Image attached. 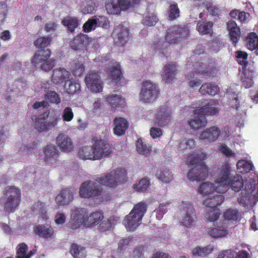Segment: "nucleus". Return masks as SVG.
Segmentation results:
<instances>
[{
  "label": "nucleus",
  "instance_id": "obj_1",
  "mask_svg": "<svg viewBox=\"0 0 258 258\" xmlns=\"http://www.w3.org/2000/svg\"><path fill=\"white\" fill-rule=\"evenodd\" d=\"M188 29L185 27L174 25L168 28L165 36L166 41L158 40L154 44L156 52L161 56H167L169 52V44H176L184 40L188 35Z\"/></svg>",
  "mask_w": 258,
  "mask_h": 258
},
{
  "label": "nucleus",
  "instance_id": "obj_2",
  "mask_svg": "<svg viewBox=\"0 0 258 258\" xmlns=\"http://www.w3.org/2000/svg\"><path fill=\"white\" fill-rule=\"evenodd\" d=\"M145 203L140 202L135 205L130 213L125 217L123 224L128 231H134L140 225L146 212Z\"/></svg>",
  "mask_w": 258,
  "mask_h": 258
},
{
  "label": "nucleus",
  "instance_id": "obj_3",
  "mask_svg": "<svg viewBox=\"0 0 258 258\" xmlns=\"http://www.w3.org/2000/svg\"><path fill=\"white\" fill-rule=\"evenodd\" d=\"M127 171L125 168L118 167L106 175L98 178V182L103 185L112 187L127 181Z\"/></svg>",
  "mask_w": 258,
  "mask_h": 258
},
{
  "label": "nucleus",
  "instance_id": "obj_4",
  "mask_svg": "<svg viewBox=\"0 0 258 258\" xmlns=\"http://www.w3.org/2000/svg\"><path fill=\"white\" fill-rule=\"evenodd\" d=\"M234 170L228 162L224 163L221 167L216 180L217 190L220 194H223L229 188V181L233 176Z\"/></svg>",
  "mask_w": 258,
  "mask_h": 258
},
{
  "label": "nucleus",
  "instance_id": "obj_5",
  "mask_svg": "<svg viewBox=\"0 0 258 258\" xmlns=\"http://www.w3.org/2000/svg\"><path fill=\"white\" fill-rule=\"evenodd\" d=\"M5 195L8 197L5 204V211L8 213L14 212L21 202L20 190L15 186H8L6 188Z\"/></svg>",
  "mask_w": 258,
  "mask_h": 258
},
{
  "label": "nucleus",
  "instance_id": "obj_6",
  "mask_svg": "<svg viewBox=\"0 0 258 258\" xmlns=\"http://www.w3.org/2000/svg\"><path fill=\"white\" fill-rule=\"evenodd\" d=\"M50 55V49H38L33 56L32 63L35 67L40 64L41 70L49 71L54 66V60L49 59Z\"/></svg>",
  "mask_w": 258,
  "mask_h": 258
},
{
  "label": "nucleus",
  "instance_id": "obj_7",
  "mask_svg": "<svg viewBox=\"0 0 258 258\" xmlns=\"http://www.w3.org/2000/svg\"><path fill=\"white\" fill-rule=\"evenodd\" d=\"M102 186L97 182L87 180L81 183L79 188V195L85 199H93L101 196Z\"/></svg>",
  "mask_w": 258,
  "mask_h": 258
},
{
  "label": "nucleus",
  "instance_id": "obj_8",
  "mask_svg": "<svg viewBox=\"0 0 258 258\" xmlns=\"http://www.w3.org/2000/svg\"><path fill=\"white\" fill-rule=\"evenodd\" d=\"M160 94L158 86L150 81L143 82L140 93V100L145 103H150L156 100Z\"/></svg>",
  "mask_w": 258,
  "mask_h": 258
},
{
  "label": "nucleus",
  "instance_id": "obj_9",
  "mask_svg": "<svg viewBox=\"0 0 258 258\" xmlns=\"http://www.w3.org/2000/svg\"><path fill=\"white\" fill-rule=\"evenodd\" d=\"M180 207L183 215L179 220L181 225L185 227L192 228L195 225V221L197 218L193 206L189 203L182 202Z\"/></svg>",
  "mask_w": 258,
  "mask_h": 258
},
{
  "label": "nucleus",
  "instance_id": "obj_10",
  "mask_svg": "<svg viewBox=\"0 0 258 258\" xmlns=\"http://www.w3.org/2000/svg\"><path fill=\"white\" fill-rule=\"evenodd\" d=\"M88 211L85 208L75 207L71 211V228L73 230L79 229L82 225L86 226Z\"/></svg>",
  "mask_w": 258,
  "mask_h": 258
},
{
  "label": "nucleus",
  "instance_id": "obj_11",
  "mask_svg": "<svg viewBox=\"0 0 258 258\" xmlns=\"http://www.w3.org/2000/svg\"><path fill=\"white\" fill-rule=\"evenodd\" d=\"M94 153L97 160H100L103 157H107L112 153V148L110 144L104 140L99 139L96 140L93 144Z\"/></svg>",
  "mask_w": 258,
  "mask_h": 258
},
{
  "label": "nucleus",
  "instance_id": "obj_12",
  "mask_svg": "<svg viewBox=\"0 0 258 258\" xmlns=\"http://www.w3.org/2000/svg\"><path fill=\"white\" fill-rule=\"evenodd\" d=\"M48 117V113L47 112L39 115L34 122L35 129L39 132L48 131L57 124V117H55L51 121L47 122Z\"/></svg>",
  "mask_w": 258,
  "mask_h": 258
},
{
  "label": "nucleus",
  "instance_id": "obj_13",
  "mask_svg": "<svg viewBox=\"0 0 258 258\" xmlns=\"http://www.w3.org/2000/svg\"><path fill=\"white\" fill-rule=\"evenodd\" d=\"M187 176L190 181L205 180L208 176V167L205 164L195 166L189 170Z\"/></svg>",
  "mask_w": 258,
  "mask_h": 258
},
{
  "label": "nucleus",
  "instance_id": "obj_14",
  "mask_svg": "<svg viewBox=\"0 0 258 258\" xmlns=\"http://www.w3.org/2000/svg\"><path fill=\"white\" fill-rule=\"evenodd\" d=\"M171 118V109L167 106L163 105L156 114L154 125L164 127L169 124Z\"/></svg>",
  "mask_w": 258,
  "mask_h": 258
},
{
  "label": "nucleus",
  "instance_id": "obj_15",
  "mask_svg": "<svg viewBox=\"0 0 258 258\" xmlns=\"http://www.w3.org/2000/svg\"><path fill=\"white\" fill-rule=\"evenodd\" d=\"M85 82L91 92L99 93L102 91L103 84L100 80V77L97 73L88 74L85 78Z\"/></svg>",
  "mask_w": 258,
  "mask_h": 258
},
{
  "label": "nucleus",
  "instance_id": "obj_16",
  "mask_svg": "<svg viewBox=\"0 0 258 258\" xmlns=\"http://www.w3.org/2000/svg\"><path fill=\"white\" fill-rule=\"evenodd\" d=\"M33 232L39 238L51 240L54 237V228L48 224H39L33 228Z\"/></svg>",
  "mask_w": 258,
  "mask_h": 258
},
{
  "label": "nucleus",
  "instance_id": "obj_17",
  "mask_svg": "<svg viewBox=\"0 0 258 258\" xmlns=\"http://www.w3.org/2000/svg\"><path fill=\"white\" fill-rule=\"evenodd\" d=\"M218 101L211 100L208 103L202 105L201 107L195 109V113L205 116L206 115H215L218 113Z\"/></svg>",
  "mask_w": 258,
  "mask_h": 258
},
{
  "label": "nucleus",
  "instance_id": "obj_18",
  "mask_svg": "<svg viewBox=\"0 0 258 258\" xmlns=\"http://www.w3.org/2000/svg\"><path fill=\"white\" fill-rule=\"evenodd\" d=\"M220 133L221 131L218 126H212L203 131L200 136V139L205 142H213L218 139Z\"/></svg>",
  "mask_w": 258,
  "mask_h": 258
},
{
  "label": "nucleus",
  "instance_id": "obj_19",
  "mask_svg": "<svg viewBox=\"0 0 258 258\" xmlns=\"http://www.w3.org/2000/svg\"><path fill=\"white\" fill-rule=\"evenodd\" d=\"M56 142L60 149L65 152H70L74 150L72 139L67 135L60 134L56 138Z\"/></svg>",
  "mask_w": 258,
  "mask_h": 258
},
{
  "label": "nucleus",
  "instance_id": "obj_20",
  "mask_svg": "<svg viewBox=\"0 0 258 258\" xmlns=\"http://www.w3.org/2000/svg\"><path fill=\"white\" fill-rule=\"evenodd\" d=\"M73 199V192L68 188H63L56 196L55 200L58 206H64L69 205Z\"/></svg>",
  "mask_w": 258,
  "mask_h": 258
},
{
  "label": "nucleus",
  "instance_id": "obj_21",
  "mask_svg": "<svg viewBox=\"0 0 258 258\" xmlns=\"http://www.w3.org/2000/svg\"><path fill=\"white\" fill-rule=\"evenodd\" d=\"M222 194H213L209 195L204 201L203 204L207 208H218L217 206L221 205L224 201V197Z\"/></svg>",
  "mask_w": 258,
  "mask_h": 258
},
{
  "label": "nucleus",
  "instance_id": "obj_22",
  "mask_svg": "<svg viewBox=\"0 0 258 258\" xmlns=\"http://www.w3.org/2000/svg\"><path fill=\"white\" fill-rule=\"evenodd\" d=\"M177 73V66L175 63H169L165 65L162 72L163 79L167 83L172 81Z\"/></svg>",
  "mask_w": 258,
  "mask_h": 258
},
{
  "label": "nucleus",
  "instance_id": "obj_23",
  "mask_svg": "<svg viewBox=\"0 0 258 258\" xmlns=\"http://www.w3.org/2000/svg\"><path fill=\"white\" fill-rule=\"evenodd\" d=\"M70 73L64 68L55 69L53 70V74L51 77V81L56 85L60 84L66 81L69 79Z\"/></svg>",
  "mask_w": 258,
  "mask_h": 258
},
{
  "label": "nucleus",
  "instance_id": "obj_24",
  "mask_svg": "<svg viewBox=\"0 0 258 258\" xmlns=\"http://www.w3.org/2000/svg\"><path fill=\"white\" fill-rule=\"evenodd\" d=\"M89 43V37L86 34L80 33L74 37L71 46L72 49L76 51L86 47Z\"/></svg>",
  "mask_w": 258,
  "mask_h": 258
},
{
  "label": "nucleus",
  "instance_id": "obj_25",
  "mask_svg": "<svg viewBox=\"0 0 258 258\" xmlns=\"http://www.w3.org/2000/svg\"><path fill=\"white\" fill-rule=\"evenodd\" d=\"M129 125L128 121L122 117H115L113 119V133L117 136L125 134Z\"/></svg>",
  "mask_w": 258,
  "mask_h": 258
},
{
  "label": "nucleus",
  "instance_id": "obj_26",
  "mask_svg": "<svg viewBox=\"0 0 258 258\" xmlns=\"http://www.w3.org/2000/svg\"><path fill=\"white\" fill-rule=\"evenodd\" d=\"M227 28L229 31V37L233 43H237L240 38V30L236 23L234 21H229L227 24Z\"/></svg>",
  "mask_w": 258,
  "mask_h": 258
},
{
  "label": "nucleus",
  "instance_id": "obj_27",
  "mask_svg": "<svg viewBox=\"0 0 258 258\" xmlns=\"http://www.w3.org/2000/svg\"><path fill=\"white\" fill-rule=\"evenodd\" d=\"M105 100L110 104L111 109L113 111L122 109L125 104L124 98L116 94L106 97Z\"/></svg>",
  "mask_w": 258,
  "mask_h": 258
},
{
  "label": "nucleus",
  "instance_id": "obj_28",
  "mask_svg": "<svg viewBox=\"0 0 258 258\" xmlns=\"http://www.w3.org/2000/svg\"><path fill=\"white\" fill-rule=\"evenodd\" d=\"M78 156L83 160H97L93 146H84L80 148L78 152Z\"/></svg>",
  "mask_w": 258,
  "mask_h": 258
},
{
  "label": "nucleus",
  "instance_id": "obj_29",
  "mask_svg": "<svg viewBox=\"0 0 258 258\" xmlns=\"http://www.w3.org/2000/svg\"><path fill=\"white\" fill-rule=\"evenodd\" d=\"M114 66H112L108 73L109 79L113 81L116 84L119 85H122L121 80H123V77L120 69V65L118 63L115 62Z\"/></svg>",
  "mask_w": 258,
  "mask_h": 258
},
{
  "label": "nucleus",
  "instance_id": "obj_30",
  "mask_svg": "<svg viewBox=\"0 0 258 258\" xmlns=\"http://www.w3.org/2000/svg\"><path fill=\"white\" fill-rule=\"evenodd\" d=\"M43 152L44 154V160L47 162H50L52 159L56 160L59 155L56 147L52 144L44 146Z\"/></svg>",
  "mask_w": 258,
  "mask_h": 258
},
{
  "label": "nucleus",
  "instance_id": "obj_31",
  "mask_svg": "<svg viewBox=\"0 0 258 258\" xmlns=\"http://www.w3.org/2000/svg\"><path fill=\"white\" fill-rule=\"evenodd\" d=\"M130 39L129 30L124 27L119 28L116 33V37L114 38L115 43L121 46H123Z\"/></svg>",
  "mask_w": 258,
  "mask_h": 258
},
{
  "label": "nucleus",
  "instance_id": "obj_32",
  "mask_svg": "<svg viewBox=\"0 0 258 258\" xmlns=\"http://www.w3.org/2000/svg\"><path fill=\"white\" fill-rule=\"evenodd\" d=\"M203 95H210L214 96L220 92L219 87L215 84L205 83L202 85L199 90Z\"/></svg>",
  "mask_w": 258,
  "mask_h": 258
},
{
  "label": "nucleus",
  "instance_id": "obj_33",
  "mask_svg": "<svg viewBox=\"0 0 258 258\" xmlns=\"http://www.w3.org/2000/svg\"><path fill=\"white\" fill-rule=\"evenodd\" d=\"M103 218L104 215L102 212H93L87 217L86 226L88 227L96 226L99 224Z\"/></svg>",
  "mask_w": 258,
  "mask_h": 258
},
{
  "label": "nucleus",
  "instance_id": "obj_34",
  "mask_svg": "<svg viewBox=\"0 0 258 258\" xmlns=\"http://www.w3.org/2000/svg\"><path fill=\"white\" fill-rule=\"evenodd\" d=\"M207 123L206 116L201 114H198L194 118H191L188 121L189 126L195 131L205 126Z\"/></svg>",
  "mask_w": 258,
  "mask_h": 258
},
{
  "label": "nucleus",
  "instance_id": "obj_35",
  "mask_svg": "<svg viewBox=\"0 0 258 258\" xmlns=\"http://www.w3.org/2000/svg\"><path fill=\"white\" fill-rule=\"evenodd\" d=\"M217 184L210 182H206L202 183L199 188L200 193L205 195H213L214 192L218 193L219 191L217 190Z\"/></svg>",
  "mask_w": 258,
  "mask_h": 258
},
{
  "label": "nucleus",
  "instance_id": "obj_36",
  "mask_svg": "<svg viewBox=\"0 0 258 258\" xmlns=\"http://www.w3.org/2000/svg\"><path fill=\"white\" fill-rule=\"evenodd\" d=\"M105 9L107 13L110 15H118L122 10L119 0H111L110 3L105 4Z\"/></svg>",
  "mask_w": 258,
  "mask_h": 258
},
{
  "label": "nucleus",
  "instance_id": "obj_37",
  "mask_svg": "<svg viewBox=\"0 0 258 258\" xmlns=\"http://www.w3.org/2000/svg\"><path fill=\"white\" fill-rule=\"evenodd\" d=\"M213 26L212 22L199 21L197 25V29L200 34L205 35L213 32Z\"/></svg>",
  "mask_w": 258,
  "mask_h": 258
},
{
  "label": "nucleus",
  "instance_id": "obj_38",
  "mask_svg": "<svg viewBox=\"0 0 258 258\" xmlns=\"http://www.w3.org/2000/svg\"><path fill=\"white\" fill-rule=\"evenodd\" d=\"M243 185L242 177L240 175L236 174L235 176H233L229 181V188L230 187L233 190L237 192L243 188Z\"/></svg>",
  "mask_w": 258,
  "mask_h": 258
},
{
  "label": "nucleus",
  "instance_id": "obj_39",
  "mask_svg": "<svg viewBox=\"0 0 258 258\" xmlns=\"http://www.w3.org/2000/svg\"><path fill=\"white\" fill-rule=\"evenodd\" d=\"M70 70L75 76L81 77L85 72V66L82 62L73 60L70 63Z\"/></svg>",
  "mask_w": 258,
  "mask_h": 258
},
{
  "label": "nucleus",
  "instance_id": "obj_40",
  "mask_svg": "<svg viewBox=\"0 0 258 258\" xmlns=\"http://www.w3.org/2000/svg\"><path fill=\"white\" fill-rule=\"evenodd\" d=\"M195 141L193 139L183 138L179 143L178 151H189L195 148Z\"/></svg>",
  "mask_w": 258,
  "mask_h": 258
},
{
  "label": "nucleus",
  "instance_id": "obj_41",
  "mask_svg": "<svg viewBox=\"0 0 258 258\" xmlns=\"http://www.w3.org/2000/svg\"><path fill=\"white\" fill-rule=\"evenodd\" d=\"M240 213L236 209L229 208L224 213L223 217L225 220L233 222L238 221Z\"/></svg>",
  "mask_w": 258,
  "mask_h": 258
},
{
  "label": "nucleus",
  "instance_id": "obj_42",
  "mask_svg": "<svg viewBox=\"0 0 258 258\" xmlns=\"http://www.w3.org/2000/svg\"><path fill=\"white\" fill-rule=\"evenodd\" d=\"M236 166L238 171L243 174L250 172L253 167L251 163L244 159L239 160Z\"/></svg>",
  "mask_w": 258,
  "mask_h": 258
},
{
  "label": "nucleus",
  "instance_id": "obj_43",
  "mask_svg": "<svg viewBox=\"0 0 258 258\" xmlns=\"http://www.w3.org/2000/svg\"><path fill=\"white\" fill-rule=\"evenodd\" d=\"M158 21L156 15L153 13L147 12L142 20V23L146 26H152L155 25Z\"/></svg>",
  "mask_w": 258,
  "mask_h": 258
},
{
  "label": "nucleus",
  "instance_id": "obj_44",
  "mask_svg": "<svg viewBox=\"0 0 258 258\" xmlns=\"http://www.w3.org/2000/svg\"><path fill=\"white\" fill-rule=\"evenodd\" d=\"M220 215V210L218 208H206L205 217L211 222L217 220Z\"/></svg>",
  "mask_w": 258,
  "mask_h": 258
},
{
  "label": "nucleus",
  "instance_id": "obj_45",
  "mask_svg": "<svg viewBox=\"0 0 258 258\" xmlns=\"http://www.w3.org/2000/svg\"><path fill=\"white\" fill-rule=\"evenodd\" d=\"M137 151L140 154L147 156L151 150V147L146 144L141 138L138 139L136 142Z\"/></svg>",
  "mask_w": 258,
  "mask_h": 258
},
{
  "label": "nucleus",
  "instance_id": "obj_46",
  "mask_svg": "<svg viewBox=\"0 0 258 258\" xmlns=\"http://www.w3.org/2000/svg\"><path fill=\"white\" fill-rule=\"evenodd\" d=\"M213 250V247L211 245L202 247L197 246L192 250V253L194 255L205 257L210 254Z\"/></svg>",
  "mask_w": 258,
  "mask_h": 258
},
{
  "label": "nucleus",
  "instance_id": "obj_47",
  "mask_svg": "<svg viewBox=\"0 0 258 258\" xmlns=\"http://www.w3.org/2000/svg\"><path fill=\"white\" fill-rule=\"evenodd\" d=\"M246 41L247 48L254 50L258 45V37L255 33H250L246 37Z\"/></svg>",
  "mask_w": 258,
  "mask_h": 258
},
{
  "label": "nucleus",
  "instance_id": "obj_48",
  "mask_svg": "<svg viewBox=\"0 0 258 258\" xmlns=\"http://www.w3.org/2000/svg\"><path fill=\"white\" fill-rule=\"evenodd\" d=\"M150 184V181L148 177L142 178L138 184H135L133 185L134 189L137 192L146 191Z\"/></svg>",
  "mask_w": 258,
  "mask_h": 258
},
{
  "label": "nucleus",
  "instance_id": "obj_49",
  "mask_svg": "<svg viewBox=\"0 0 258 258\" xmlns=\"http://www.w3.org/2000/svg\"><path fill=\"white\" fill-rule=\"evenodd\" d=\"M64 87L69 94H74L80 91L81 89L80 84L75 81H66Z\"/></svg>",
  "mask_w": 258,
  "mask_h": 258
},
{
  "label": "nucleus",
  "instance_id": "obj_50",
  "mask_svg": "<svg viewBox=\"0 0 258 258\" xmlns=\"http://www.w3.org/2000/svg\"><path fill=\"white\" fill-rule=\"evenodd\" d=\"M70 252L74 258H85V249L81 248L75 243H73L70 248Z\"/></svg>",
  "mask_w": 258,
  "mask_h": 258
},
{
  "label": "nucleus",
  "instance_id": "obj_51",
  "mask_svg": "<svg viewBox=\"0 0 258 258\" xmlns=\"http://www.w3.org/2000/svg\"><path fill=\"white\" fill-rule=\"evenodd\" d=\"M63 25L68 27V29L71 32H73L79 25V22L76 18L69 17L68 19H63L62 22Z\"/></svg>",
  "mask_w": 258,
  "mask_h": 258
},
{
  "label": "nucleus",
  "instance_id": "obj_52",
  "mask_svg": "<svg viewBox=\"0 0 258 258\" xmlns=\"http://www.w3.org/2000/svg\"><path fill=\"white\" fill-rule=\"evenodd\" d=\"M51 41V38L48 37H41L35 41L34 44L39 49H48L47 47L50 44Z\"/></svg>",
  "mask_w": 258,
  "mask_h": 258
},
{
  "label": "nucleus",
  "instance_id": "obj_53",
  "mask_svg": "<svg viewBox=\"0 0 258 258\" xmlns=\"http://www.w3.org/2000/svg\"><path fill=\"white\" fill-rule=\"evenodd\" d=\"M114 216H110L107 220L103 221L102 220L99 224V229L102 232L110 230L113 224H114Z\"/></svg>",
  "mask_w": 258,
  "mask_h": 258
},
{
  "label": "nucleus",
  "instance_id": "obj_54",
  "mask_svg": "<svg viewBox=\"0 0 258 258\" xmlns=\"http://www.w3.org/2000/svg\"><path fill=\"white\" fill-rule=\"evenodd\" d=\"M209 234L214 238L225 237L228 234V231L226 229H219L212 228L208 230Z\"/></svg>",
  "mask_w": 258,
  "mask_h": 258
},
{
  "label": "nucleus",
  "instance_id": "obj_55",
  "mask_svg": "<svg viewBox=\"0 0 258 258\" xmlns=\"http://www.w3.org/2000/svg\"><path fill=\"white\" fill-rule=\"evenodd\" d=\"M199 74L203 76L206 78L214 77L217 74L218 70L216 69H212L209 68H202L201 69H198Z\"/></svg>",
  "mask_w": 258,
  "mask_h": 258
},
{
  "label": "nucleus",
  "instance_id": "obj_56",
  "mask_svg": "<svg viewBox=\"0 0 258 258\" xmlns=\"http://www.w3.org/2000/svg\"><path fill=\"white\" fill-rule=\"evenodd\" d=\"M236 54L238 63L244 67H246L248 64L247 53L245 51L238 50L236 51Z\"/></svg>",
  "mask_w": 258,
  "mask_h": 258
},
{
  "label": "nucleus",
  "instance_id": "obj_57",
  "mask_svg": "<svg viewBox=\"0 0 258 258\" xmlns=\"http://www.w3.org/2000/svg\"><path fill=\"white\" fill-rule=\"evenodd\" d=\"M169 8L168 17L170 20H174L179 16L180 10L177 4H171L170 5Z\"/></svg>",
  "mask_w": 258,
  "mask_h": 258
},
{
  "label": "nucleus",
  "instance_id": "obj_58",
  "mask_svg": "<svg viewBox=\"0 0 258 258\" xmlns=\"http://www.w3.org/2000/svg\"><path fill=\"white\" fill-rule=\"evenodd\" d=\"M96 20L97 26L107 29L109 26V21L107 17L104 16H94Z\"/></svg>",
  "mask_w": 258,
  "mask_h": 258
},
{
  "label": "nucleus",
  "instance_id": "obj_59",
  "mask_svg": "<svg viewBox=\"0 0 258 258\" xmlns=\"http://www.w3.org/2000/svg\"><path fill=\"white\" fill-rule=\"evenodd\" d=\"M45 98L51 103L58 104L60 103L61 99L55 91H49L45 94Z\"/></svg>",
  "mask_w": 258,
  "mask_h": 258
},
{
  "label": "nucleus",
  "instance_id": "obj_60",
  "mask_svg": "<svg viewBox=\"0 0 258 258\" xmlns=\"http://www.w3.org/2000/svg\"><path fill=\"white\" fill-rule=\"evenodd\" d=\"M9 8L6 2L0 1V24L3 23L7 17Z\"/></svg>",
  "mask_w": 258,
  "mask_h": 258
},
{
  "label": "nucleus",
  "instance_id": "obj_61",
  "mask_svg": "<svg viewBox=\"0 0 258 258\" xmlns=\"http://www.w3.org/2000/svg\"><path fill=\"white\" fill-rule=\"evenodd\" d=\"M156 175L159 180L165 183H169L172 180V175L169 171H157Z\"/></svg>",
  "mask_w": 258,
  "mask_h": 258
},
{
  "label": "nucleus",
  "instance_id": "obj_62",
  "mask_svg": "<svg viewBox=\"0 0 258 258\" xmlns=\"http://www.w3.org/2000/svg\"><path fill=\"white\" fill-rule=\"evenodd\" d=\"M97 27L96 20L93 17L92 19H88V21L84 23L83 28L85 32L88 33L91 32Z\"/></svg>",
  "mask_w": 258,
  "mask_h": 258
},
{
  "label": "nucleus",
  "instance_id": "obj_63",
  "mask_svg": "<svg viewBox=\"0 0 258 258\" xmlns=\"http://www.w3.org/2000/svg\"><path fill=\"white\" fill-rule=\"evenodd\" d=\"M169 204L166 203H161L159 207L155 210L156 213V218L158 220H160L162 218L164 214L167 211V206H168Z\"/></svg>",
  "mask_w": 258,
  "mask_h": 258
},
{
  "label": "nucleus",
  "instance_id": "obj_64",
  "mask_svg": "<svg viewBox=\"0 0 258 258\" xmlns=\"http://www.w3.org/2000/svg\"><path fill=\"white\" fill-rule=\"evenodd\" d=\"M28 249V247L26 243L23 242L19 244L17 247V258L25 256Z\"/></svg>",
  "mask_w": 258,
  "mask_h": 258
}]
</instances>
